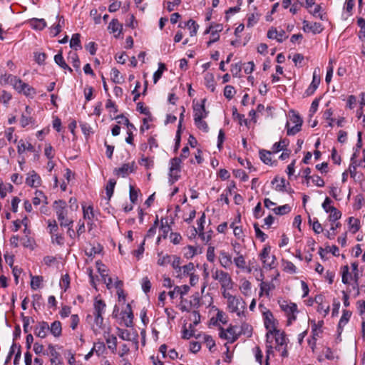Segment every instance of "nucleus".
Listing matches in <instances>:
<instances>
[{"instance_id": "1", "label": "nucleus", "mask_w": 365, "mask_h": 365, "mask_svg": "<svg viewBox=\"0 0 365 365\" xmlns=\"http://www.w3.org/2000/svg\"><path fill=\"white\" fill-rule=\"evenodd\" d=\"M53 207L61 227H68L73 224V221L67 217L66 203L65 201H55Z\"/></svg>"}, {"instance_id": "2", "label": "nucleus", "mask_w": 365, "mask_h": 365, "mask_svg": "<svg viewBox=\"0 0 365 365\" xmlns=\"http://www.w3.org/2000/svg\"><path fill=\"white\" fill-rule=\"evenodd\" d=\"M5 81L13 86L19 92H23L26 96L34 93V88H31L27 83H24L20 78L13 75H5Z\"/></svg>"}, {"instance_id": "3", "label": "nucleus", "mask_w": 365, "mask_h": 365, "mask_svg": "<svg viewBox=\"0 0 365 365\" xmlns=\"http://www.w3.org/2000/svg\"><path fill=\"white\" fill-rule=\"evenodd\" d=\"M212 277L214 279L218 281L220 284L221 288L232 289L234 282L230 275L221 269H215L212 271Z\"/></svg>"}, {"instance_id": "4", "label": "nucleus", "mask_w": 365, "mask_h": 365, "mask_svg": "<svg viewBox=\"0 0 365 365\" xmlns=\"http://www.w3.org/2000/svg\"><path fill=\"white\" fill-rule=\"evenodd\" d=\"M227 307L231 312L236 313L238 317L245 316L246 303L241 297L235 296L227 302Z\"/></svg>"}, {"instance_id": "5", "label": "nucleus", "mask_w": 365, "mask_h": 365, "mask_svg": "<svg viewBox=\"0 0 365 365\" xmlns=\"http://www.w3.org/2000/svg\"><path fill=\"white\" fill-rule=\"evenodd\" d=\"M267 342L269 343V338H274L276 342L275 349L277 351L281 350V347L287 345V338L284 331H281L277 329H270L266 334Z\"/></svg>"}, {"instance_id": "6", "label": "nucleus", "mask_w": 365, "mask_h": 365, "mask_svg": "<svg viewBox=\"0 0 365 365\" xmlns=\"http://www.w3.org/2000/svg\"><path fill=\"white\" fill-rule=\"evenodd\" d=\"M270 252L271 247L269 246H266L263 248L259 257L263 263L264 267L272 269L274 267L276 257L274 255H270Z\"/></svg>"}, {"instance_id": "7", "label": "nucleus", "mask_w": 365, "mask_h": 365, "mask_svg": "<svg viewBox=\"0 0 365 365\" xmlns=\"http://www.w3.org/2000/svg\"><path fill=\"white\" fill-rule=\"evenodd\" d=\"M181 158H174L170 160L169 182L172 185L178 180L180 175L178 174L180 169Z\"/></svg>"}, {"instance_id": "8", "label": "nucleus", "mask_w": 365, "mask_h": 365, "mask_svg": "<svg viewBox=\"0 0 365 365\" xmlns=\"http://www.w3.org/2000/svg\"><path fill=\"white\" fill-rule=\"evenodd\" d=\"M280 307L286 313L288 317V324H290L292 321L296 319V317L294 315V314L297 312V307L296 304H288L287 302H283L280 304Z\"/></svg>"}, {"instance_id": "9", "label": "nucleus", "mask_w": 365, "mask_h": 365, "mask_svg": "<svg viewBox=\"0 0 365 365\" xmlns=\"http://www.w3.org/2000/svg\"><path fill=\"white\" fill-rule=\"evenodd\" d=\"M320 83V77H319V68H316L313 72V78L310 86L306 90L305 93L307 96L312 95L317 88H318Z\"/></svg>"}, {"instance_id": "10", "label": "nucleus", "mask_w": 365, "mask_h": 365, "mask_svg": "<svg viewBox=\"0 0 365 365\" xmlns=\"http://www.w3.org/2000/svg\"><path fill=\"white\" fill-rule=\"evenodd\" d=\"M302 24L304 32H312L316 34L321 33L323 30L322 25L320 23H309L308 21L304 20Z\"/></svg>"}, {"instance_id": "11", "label": "nucleus", "mask_w": 365, "mask_h": 365, "mask_svg": "<svg viewBox=\"0 0 365 365\" xmlns=\"http://www.w3.org/2000/svg\"><path fill=\"white\" fill-rule=\"evenodd\" d=\"M49 325L46 322H39L34 327V334L40 338L44 339L48 334Z\"/></svg>"}, {"instance_id": "12", "label": "nucleus", "mask_w": 365, "mask_h": 365, "mask_svg": "<svg viewBox=\"0 0 365 365\" xmlns=\"http://www.w3.org/2000/svg\"><path fill=\"white\" fill-rule=\"evenodd\" d=\"M205 101L206 99H203L200 104H195L194 106V120H200L206 118L207 112L205 110Z\"/></svg>"}, {"instance_id": "13", "label": "nucleus", "mask_w": 365, "mask_h": 365, "mask_svg": "<svg viewBox=\"0 0 365 365\" xmlns=\"http://www.w3.org/2000/svg\"><path fill=\"white\" fill-rule=\"evenodd\" d=\"M267 37L270 39H276L281 43L287 38V36L284 30L277 31L275 28L272 27L267 32Z\"/></svg>"}, {"instance_id": "14", "label": "nucleus", "mask_w": 365, "mask_h": 365, "mask_svg": "<svg viewBox=\"0 0 365 365\" xmlns=\"http://www.w3.org/2000/svg\"><path fill=\"white\" fill-rule=\"evenodd\" d=\"M264 324L266 329L269 331L277 329L275 326V319L271 311L267 310L263 312Z\"/></svg>"}, {"instance_id": "15", "label": "nucleus", "mask_w": 365, "mask_h": 365, "mask_svg": "<svg viewBox=\"0 0 365 365\" xmlns=\"http://www.w3.org/2000/svg\"><path fill=\"white\" fill-rule=\"evenodd\" d=\"M122 319L125 327H133V314L130 304H127L125 310L122 312Z\"/></svg>"}, {"instance_id": "16", "label": "nucleus", "mask_w": 365, "mask_h": 365, "mask_svg": "<svg viewBox=\"0 0 365 365\" xmlns=\"http://www.w3.org/2000/svg\"><path fill=\"white\" fill-rule=\"evenodd\" d=\"M219 262L220 265L224 268H229L232 264V256L225 251H220L219 255Z\"/></svg>"}, {"instance_id": "17", "label": "nucleus", "mask_w": 365, "mask_h": 365, "mask_svg": "<svg viewBox=\"0 0 365 365\" xmlns=\"http://www.w3.org/2000/svg\"><path fill=\"white\" fill-rule=\"evenodd\" d=\"M40 182L41 178L35 171H32L26 179V183L31 187H37Z\"/></svg>"}, {"instance_id": "18", "label": "nucleus", "mask_w": 365, "mask_h": 365, "mask_svg": "<svg viewBox=\"0 0 365 365\" xmlns=\"http://www.w3.org/2000/svg\"><path fill=\"white\" fill-rule=\"evenodd\" d=\"M190 289L189 286L187 285H183L182 287L176 286L174 288V290L170 291L168 292V295L170 297L171 299H174L176 297V294H180L181 297L186 294Z\"/></svg>"}, {"instance_id": "19", "label": "nucleus", "mask_w": 365, "mask_h": 365, "mask_svg": "<svg viewBox=\"0 0 365 365\" xmlns=\"http://www.w3.org/2000/svg\"><path fill=\"white\" fill-rule=\"evenodd\" d=\"M275 289V285L272 282H262L260 284V292L259 296H262L264 294L267 296H269V292Z\"/></svg>"}, {"instance_id": "20", "label": "nucleus", "mask_w": 365, "mask_h": 365, "mask_svg": "<svg viewBox=\"0 0 365 365\" xmlns=\"http://www.w3.org/2000/svg\"><path fill=\"white\" fill-rule=\"evenodd\" d=\"M50 333L55 337H59L62 333L61 323L59 321L53 322L51 326H49Z\"/></svg>"}, {"instance_id": "21", "label": "nucleus", "mask_w": 365, "mask_h": 365, "mask_svg": "<svg viewBox=\"0 0 365 365\" xmlns=\"http://www.w3.org/2000/svg\"><path fill=\"white\" fill-rule=\"evenodd\" d=\"M105 339L108 344V348L112 351V353L115 354L117 350V338L114 335H110L108 334L107 336L105 335Z\"/></svg>"}, {"instance_id": "22", "label": "nucleus", "mask_w": 365, "mask_h": 365, "mask_svg": "<svg viewBox=\"0 0 365 365\" xmlns=\"http://www.w3.org/2000/svg\"><path fill=\"white\" fill-rule=\"evenodd\" d=\"M133 171V164L125 163L122 167L115 169L114 172L116 175H121L122 177H125L128 173Z\"/></svg>"}, {"instance_id": "23", "label": "nucleus", "mask_w": 365, "mask_h": 365, "mask_svg": "<svg viewBox=\"0 0 365 365\" xmlns=\"http://www.w3.org/2000/svg\"><path fill=\"white\" fill-rule=\"evenodd\" d=\"M223 27L222 24L214 25V29L211 31L212 39L207 42V46H210L212 43L217 41L220 38L218 33L222 30Z\"/></svg>"}, {"instance_id": "24", "label": "nucleus", "mask_w": 365, "mask_h": 365, "mask_svg": "<svg viewBox=\"0 0 365 365\" xmlns=\"http://www.w3.org/2000/svg\"><path fill=\"white\" fill-rule=\"evenodd\" d=\"M106 304L101 299H96L94 302V316H102L103 313L105 311Z\"/></svg>"}, {"instance_id": "25", "label": "nucleus", "mask_w": 365, "mask_h": 365, "mask_svg": "<svg viewBox=\"0 0 365 365\" xmlns=\"http://www.w3.org/2000/svg\"><path fill=\"white\" fill-rule=\"evenodd\" d=\"M54 61L56 63L58 64L63 69L68 70L71 73L73 71L71 68L69 67L68 64L65 62L61 51L54 56Z\"/></svg>"}, {"instance_id": "26", "label": "nucleus", "mask_w": 365, "mask_h": 365, "mask_svg": "<svg viewBox=\"0 0 365 365\" xmlns=\"http://www.w3.org/2000/svg\"><path fill=\"white\" fill-rule=\"evenodd\" d=\"M31 26L36 30H43L46 26L43 19H32L29 21Z\"/></svg>"}, {"instance_id": "27", "label": "nucleus", "mask_w": 365, "mask_h": 365, "mask_svg": "<svg viewBox=\"0 0 365 365\" xmlns=\"http://www.w3.org/2000/svg\"><path fill=\"white\" fill-rule=\"evenodd\" d=\"M329 210H330L329 212H330V215L329 216V221L332 222H335L337 220L340 219L341 217V212L338 210L334 207H329Z\"/></svg>"}, {"instance_id": "28", "label": "nucleus", "mask_w": 365, "mask_h": 365, "mask_svg": "<svg viewBox=\"0 0 365 365\" xmlns=\"http://www.w3.org/2000/svg\"><path fill=\"white\" fill-rule=\"evenodd\" d=\"M108 29L111 30L112 33L118 32V34L119 35L123 29V26L117 19H113L108 25Z\"/></svg>"}, {"instance_id": "29", "label": "nucleus", "mask_w": 365, "mask_h": 365, "mask_svg": "<svg viewBox=\"0 0 365 365\" xmlns=\"http://www.w3.org/2000/svg\"><path fill=\"white\" fill-rule=\"evenodd\" d=\"M205 81L207 88H209L212 92H214L215 89L214 76L212 73H207L205 77Z\"/></svg>"}, {"instance_id": "30", "label": "nucleus", "mask_w": 365, "mask_h": 365, "mask_svg": "<svg viewBox=\"0 0 365 365\" xmlns=\"http://www.w3.org/2000/svg\"><path fill=\"white\" fill-rule=\"evenodd\" d=\"M93 351H94L98 356L104 354L106 351L105 344L103 341H100L96 342L93 345Z\"/></svg>"}, {"instance_id": "31", "label": "nucleus", "mask_w": 365, "mask_h": 365, "mask_svg": "<svg viewBox=\"0 0 365 365\" xmlns=\"http://www.w3.org/2000/svg\"><path fill=\"white\" fill-rule=\"evenodd\" d=\"M236 328L237 327L235 326H230L226 329V331L227 332L228 336H230V341L231 343L235 341L240 336L239 332L236 331Z\"/></svg>"}, {"instance_id": "32", "label": "nucleus", "mask_w": 365, "mask_h": 365, "mask_svg": "<svg viewBox=\"0 0 365 365\" xmlns=\"http://www.w3.org/2000/svg\"><path fill=\"white\" fill-rule=\"evenodd\" d=\"M70 46L73 48L75 50H78V48H82L81 45L79 34H75L72 36V38L70 41Z\"/></svg>"}, {"instance_id": "33", "label": "nucleus", "mask_w": 365, "mask_h": 365, "mask_svg": "<svg viewBox=\"0 0 365 365\" xmlns=\"http://www.w3.org/2000/svg\"><path fill=\"white\" fill-rule=\"evenodd\" d=\"M357 24L360 27V31L359 32V38L362 41H365V19L363 18H359L357 20Z\"/></svg>"}, {"instance_id": "34", "label": "nucleus", "mask_w": 365, "mask_h": 365, "mask_svg": "<svg viewBox=\"0 0 365 365\" xmlns=\"http://www.w3.org/2000/svg\"><path fill=\"white\" fill-rule=\"evenodd\" d=\"M272 154V152L271 151H268V150H259V157H260V159L263 161V163H264L265 164H271V162H272V159H271V155Z\"/></svg>"}, {"instance_id": "35", "label": "nucleus", "mask_w": 365, "mask_h": 365, "mask_svg": "<svg viewBox=\"0 0 365 365\" xmlns=\"http://www.w3.org/2000/svg\"><path fill=\"white\" fill-rule=\"evenodd\" d=\"M116 181L114 179H110L106 187V195L108 196V200L110 199L113 194L114 187L115 186Z\"/></svg>"}, {"instance_id": "36", "label": "nucleus", "mask_w": 365, "mask_h": 365, "mask_svg": "<svg viewBox=\"0 0 365 365\" xmlns=\"http://www.w3.org/2000/svg\"><path fill=\"white\" fill-rule=\"evenodd\" d=\"M26 150L34 152V147L31 143L26 145L23 140H20L18 145V153L21 154Z\"/></svg>"}, {"instance_id": "37", "label": "nucleus", "mask_w": 365, "mask_h": 365, "mask_svg": "<svg viewBox=\"0 0 365 365\" xmlns=\"http://www.w3.org/2000/svg\"><path fill=\"white\" fill-rule=\"evenodd\" d=\"M186 25L190 29V34L191 36H194L197 34L199 25L192 19H190Z\"/></svg>"}, {"instance_id": "38", "label": "nucleus", "mask_w": 365, "mask_h": 365, "mask_svg": "<svg viewBox=\"0 0 365 365\" xmlns=\"http://www.w3.org/2000/svg\"><path fill=\"white\" fill-rule=\"evenodd\" d=\"M252 327L251 325H250L247 323H242L241 326V330L239 331L240 335L244 334L246 335L247 337H250L252 336Z\"/></svg>"}, {"instance_id": "39", "label": "nucleus", "mask_w": 365, "mask_h": 365, "mask_svg": "<svg viewBox=\"0 0 365 365\" xmlns=\"http://www.w3.org/2000/svg\"><path fill=\"white\" fill-rule=\"evenodd\" d=\"M288 143L286 140H281L279 142L275 143L273 145L272 150L274 153H277L282 150H284V148L287 147Z\"/></svg>"}, {"instance_id": "40", "label": "nucleus", "mask_w": 365, "mask_h": 365, "mask_svg": "<svg viewBox=\"0 0 365 365\" xmlns=\"http://www.w3.org/2000/svg\"><path fill=\"white\" fill-rule=\"evenodd\" d=\"M31 281V287L33 289H36L39 288L41 283L43 282V277L41 276H32Z\"/></svg>"}, {"instance_id": "41", "label": "nucleus", "mask_w": 365, "mask_h": 365, "mask_svg": "<svg viewBox=\"0 0 365 365\" xmlns=\"http://www.w3.org/2000/svg\"><path fill=\"white\" fill-rule=\"evenodd\" d=\"M351 313L348 310H344L343 314L339 320V327L341 328V327L344 326L348 321L349 320V318L351 317Z\"/></svg>"}, {"instance_id": "42", "label": "nucleus", "mask_w": 365, "mask_h": 365, "mask_svg": "<svg viewBox=\"0 0 365 365\" xmlns=\"http://www.w3.org/2000/svg\"><path fill=\"white\" fill-rule=\"evenodd\" d=\"M172 256L165 255L160 256L159 254V258L158 259V264L160 266H165L171 262Z\"/></svg>"}, {"instance_id": "43", "label": "nucleus", "mask_w": 365, "mask_h": 365, "mask_svg": "<svg viewBox=\"0 0 365 365\" xmlns=\"http://www.w3.org/2000/svg\"><path fill=\"white\" fill-rule=\"evenodd\" d=\"M111 78L115 83H121L123 81V77L120 75V71L115 68L111 70Z\"/></svg>"}, {"instance_id": "44", "label": "nucleus", "mask_w": 365, "mask_h": 365, "mask_svg": "<svg viewBox=\"0 0 365 365\" xmlns=\"http://www.w3.org/2000/svg\"><path fill=\"white\" fill-rule=\"evenodd\" d=\"M290 122L295 124H302L303 120L301 117L295 111L291 110L289 113Z\"/></svg>"}, {"instance_id": "45", "label": "nucleus", "mask_w": 365, "mask_h": 365, "mask_svg": "<svg viewBox=\"0 0 365 365\" xmlns=\"http://www.w3.org/2000/svg\"><path fill=\"white\" fill-rule=\"evenodd\" d=\"M283 269L285 272L289 273H295L296 272V267L295 265L289 262V261H283L282 262Z\"/></svg>"}, {"instance_id": "46", "label": "nucleus", "mask_w": 365, "mask_h": 365, "mask_svg": "<svg viewBox=\"0 0 365 365\" xmlns=\"http://www.w3.org/2000/svg\"><path fill=\"white\" fill-rule=\"evenodd\" d=\"M291 210L290 207L288 205L279 206L273 209V211L277 215H284L289 212Z\"/></svg>"}, {"instance_id": "47", "label": "nucleus", "mask_w": 365, "mask_h": 365, "mask_svg": "<svg viewBox=\"0 0 365 365\" xmlns=\"http://www.w3.org/2000/svg\"><path fill=\"white\" fill-rule=\"evenodd\" d=\"M303 6L304 0H297L294 3H292V6L289 9V11L293 14H295Z\"/></svg>"}, {"instance_id": "48", "label": "nucleus", "mask_w": 365, "mask_h": 365, "mask_svg": "<svg viewBox=\"0 0 365 365\" xmlns=\"http://www.w3.org/2000/svg\"><path fill=\"white\" fill-rule=\"evenodd\" d=\"M118 335L123 340L130 341V333L127 329L118 328Z\"/></svg>"}, {"instance_id": "49", "label": "nucleus", "mask_w": 365, "mask_h": 365, "mask_svg": "<svg viewBox=\"0 0 365 365\" xmlns=\"http://www.w3.org/2000/svg\"><path fill=\"white\" fill-rule=\"evenodd\" d=\"M83 217L85 219L91 220L94 217L93 208L92 206L86 207L83 206Z\"/></svg>"}, {"instance_id": "50", "label": "nucleus", "mask_w": 365, "mask_h": 365, "mask_svg": "<svg viewBox=\"0 0 365 365\" xmlns=\"http://www.w3.org/2000/svg\"><path fill=\"white\" fill-rule=\"evenodd\" d=\"M302 124H295L292 128H289V123H287V135H293L300 131Z\"/></svg>"}, {"instance_id": "51", "label": "nucleus", "mask_w": 365, "mask_h": 365, "mask_svg": "<svg viewBox=\"0 0 365 365\" xmlns=\"http://www.w3.org/2000/svg\"><path fill=\"white\" fill-rule=\"evenodd\" d=\"M349 225L354 230L353 232H356L359 230V220L354 217L349 218Z\"/></svg>"}, {"instance_id": "52", "label": "nucleus", "mask_w": 365, "mask_h": 365, "mask_svg": "<svg viewBox=\"0 0 365 365\" xmlns=\"http://www.w3.org/2000/svg\"><path fill=\"white\" fill-rule=\"evenodd\" d=\"M258 20H259V15L257 14H249L248 18H247V27L253 26L255 24H257Z\"/></svg>"}, {"instance_id": "53", "label": "nucleus", "mask_w": 365, "mask_h": 365, "mask_svg": "<svg viewBox=\"0 0 365 365\" xmlns=\"http://www.w3.org/2000/svg\"><path fill=\"white\" fill-rule=\"evenodd\" d=\"M254 228H255V235H256V237L259 239H260V240L262 242H264L265 240L267 239V235L266 234H264L259 227L257 223H255L254 224Z\"/></svg>"}, {"instance_id": "54", "label": "nucleus", "mask_w": 365, "mask_h": 365, "mask_svg": "<svg viewBox=\"0 0 365 365\" xmlns=\"http://www.w3.org/2000/svg\"><path fill=\"white\" fill-rule=\"evenodd\" d=\"M332 62H333L332 59H330L329 62V66L327 68L326 78H325V81L327 83H329L331 82L332 75H333L334 68L332 66Z\"/></svg>"}, {"instance_id": "55", "label": "nucleus", "mask_w": 365, "mask_h": 365, "mask_svg": "<svg viewBox=\"0 0 365 365\" xmlns=\"http://www.w3.org/2000/svg\"><path fill=\"white\" fill-rule=\"evenodd\" d=\"M235 93V88L232 86H226L224 89V96L228 98L231 99L234 96Z\"/></svg>"}, {"instance_id": "56", "label": "nucleus", "mask_w": 365, "mask_h": 365, "mask_svg": "<svg viewBox=\"0 0 365 365\" xmlns=\"http://www.w3.org/2000/svg\"><path fill=\"white\" fill-rule=\"evenodd\" d=\"M69 58L72 59L73 66L80 71V60L76 53H70Z\"/></svg>"}, {"instance_id": "57", "label": "nucleus", "mask_w": 365, "mask_h": 365, "mask_svg": "<svg viewBox=\"0 0 365 365\" xmlns=\"http://www.w3.org/2000/svg\"><path fill=\"white\" fill-rule=\"evenodd\" d=\"M251 289V283L248 280H245L241 286L240 290L244 295H248Z\"/></svg>"}, {"instance_id": "58", "label": "nucleus", "mask_w": 365, "mask_h": 365, "mask_svg": "<svg viewBox=\"0 0 365 365\" xmlns=\"http://www.w3.org/2000/svg\"><path fill=\"white\" fill-rule=\"evenodd\" d=\"M141 286L143 292L148 293L150 290L151 283L150 279L145 277L142 279Z\"/></svg>"}, {"instance_id": "59", "label": "nucleus", "mask_w": 365, "mask_h": 365, "mask_svg": "<svg viewBox=\"0 0 365 365\" xmlns=\"http://www.w3.org/2000/svg\"><path fill=\"white\" fill-rule=\"evenodd\" d=\"M234 262L238 268L244 269L245 267L246 262L242 255L234 258Z\"/></svg>"}, {"instance_id": "60", "label": "nucleus", "mask_w": 365, "mask_h": 365, "mask_svg": "<svg viewBox=\"0 0 365 365\" xmlns=\"http://www.w3.org/2000/svg\"><path fill=\"white\" fill-rule=\"evenodd\" d=\"M242 71V67L240 63H235L231 65V69L230 71L233 76L235 77H239L240 72Z\"/></svg>"}, {"instance_id": "61", "label": "nucleus", "mask_w": 365, "mask_h": 365, "mask_svg": "<svg viewBox=\"0 0 365 365\" xmlns=\"http://www.w3.org/2000/svg\"><path fill=\"white\" fill-rule=\"evenodd\" d=\"M102 250V247L100 245H97V246L91 247L89 251H86V253L88 256L91 257L99 254Z\"/></svg>"}, {"instance_id": "62", "label": "nucleus", "mask_w": 365, "mask_h": 365, "mask_svg": "<svg viewBox=\"0 0 365 365\" xmlns=\"http://www.w3.org/2000/svg\"><path fill=\"white\" fill-rule=\"evenodd\" d=\"M48 349L49 350V354L52 356V359H51V363H55L56 359L58 356V353L56 351L54 346L51 344H48Z\"/></svg>"}, {"instance_id": "63", "label": "nucleus", "mask_w": 365, "mask_h": 365, "mask_svg": "<svg viewBox=\"0 0 365 365\" xmlns=\"http://www.w3.org/2000/svg\"><path fill=\"white\" fill-rule=\"evenodd\" d=\"M32 123L31 117H30L29 115H26L25 114L21 115V117L20 119V123H21V127L25 128L29 123Z\"/></svg>"}, {"instance_id": "64", "label": "nucleus", "mask_w": 365, "mask_h": 365, "mask_svg": "<svg viewBox=\"0 0 365 365\" xmlns=\"http://www.w3.org/2000/svg\"><path fill=\"white\" fill-rule=\"evenodd\" d=\"M52 242L56 243L59 245L63 244V237L61 234H58L56 232L51 234Z\"/></svg>"}]
</instances>
